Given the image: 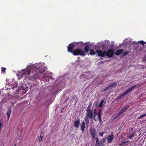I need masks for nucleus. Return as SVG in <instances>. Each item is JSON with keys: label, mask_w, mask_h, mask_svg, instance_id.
I'll return each mask as SVG.
<instances>
[{"label": "nucleus", "mask_w": 146, "mask_h": 146, "mask_svg": "<svg viewBox=\"0 0 146 146\" xmlns=\"http://www.w3.org/2000/svg\"><path fill=\"white\" fill-rule=\"evenodd\" d=\"M110 88H111L110 87V86L108 85V86L105 89L107 91V90H109Z\"/></svg>", "instance_id": "obj_33"}, {"label": "nucleus", "mask_w": 146, "mask_h": 146, "mask_svg": "<svg viewBox=\"0 0 146 146\" xmlns=\"http://www.w3.org/2000/svg\"><path fill=\"white\" fill-rule=\"evenodd\" d=\"M14 146H16V144H15V145H14Z\"/></svg>", "instance_id": "obj_41"}, {"label": "nucleus", "mask_w": 146, "mask_h": 146, "mask_svg": "<svg viewBox=\"0 0 146 146\" xmlns=\"http://www.w3.org/2000/svg\"><path fill=\"white\" fill-rule=\"evenodd\" d=\"M104 134V133L103 132L100 133H99V135L101 137H103V135Z\"/></svg>", "instance_id": "obj_34"}, {"label": "nucleus", "mask_w": 146, "mask_h": 146, "mask_svg": "<svg viewBox=\"0 0 146 146\" xmlns=\"http://www.w3.org/2000/svg\"><path fill=\"white\" fill-rule=\"evenodd\" d=\"M32 69H33V71H32L31 76L29 78L30 80L33 79L36 80L38 78L40 77L41 76L42 74L45 72L42 67L39 66V65L32 66L30 65L28 66L26 69L22 70V73L21 74L20 72L19 75H21V74L22 75H29L30 74L31 70ZM21 76H23L22 75H21Z\"/></svg>", "instance_id": "obj_1"}, {"label": "nucleus", "mask_w": 146, "mask_h": 146, "mask_svg": "<svg viewBox=\"0 0 146 146\" xmlns=\"http://www.w3.org/2000/svg\"><path fill=\"white\" fill-rule=\"evenodd\" d=\"M74 44H75V45L77 46L78 48H81L83 46L84 44L83 42H75L74 43Z\"/></svg>", "instance_id": "obj_12"}, {"label": "nucleus", "mask_w": 146, "mask_h": 146, "mask_svg": "<svg viewBox=\"0 0 146 146\" xmlns=\"http://www.w3.org/2000/svg\"><path fill=\"white\" fill-rule=\"evenodd\" d=\"M146 116V114H144L142 115H141V116H140L139 117L138 119H140L142 117H145Z\"/></svg>", "instance_id": "obj_26"}, {"label": "nucleus", "mask_w": 146, "mask_h": 146, "mask_svg": "<svg viewBox=\"0 0 146 146\" xmlns=\"http://www.w3.org/2000/svg\"><path fill=\"white\" fill-rule=\"evenodd\" d=\"M103 145L102 143L101 142V141H100V142L98 143H97V144H95L96 146H102Z\"/></svg>", "instance_id": "obj_24"}, {"label": "nucleus", "mask_w": 146, "mask_h": 146, "mask_svg": "<svg viewBox=\"0 0 146 146\" xmlns=\"http://www.w3.org/2000/svg\"><path fill=\"white\" fill-rule=\"evenodd\" d=\"M43 139V136L42 135H40V138L38 139V141L39 142L41 141Z\"/></svg>", "instance_id": "obj_29"}, {"label": "nucleus", "mask_w": 146, "mask_h": 146, "mask_svg": "<svg viewBox=\"0 0 146 146\" xmlns=\"http://www.w3.org/2000/svg\"><path fill=\"white\" fill-rule=\"evenodd\" d=\"M123 51L122 49H119L115 52V54L116 55L118 56L122 53Z\"/></svg>", "instance_id": "obj_14"}, {"label": "nucleus", "mask_w": 146, "mask_h": 146, "mask_svg": "<svg viewBox=\"0 0 146 146\" xmlns=\"http://www.w3.org/2000/svg\"><path fill=\"white\" fill-rule=\"evenodd\" d=\"M104 102V100H102L100 101V102L99 105V106L100 107H102L103 105V104Z\"/></svg>", "instance_id": "obj_22"}, {"label": "nucleus", "mask_w": 146, "mask_h": 146, "mask_svg": "<svg viewBox=\"0 0 146 146\" xmlns=\"http://www.w3.org/2000/svg\"><path fill=\"white\" fill-rule=\"evenodd\" d=\"M84 76V75L82 74L81 75V77H83Z\"/></svg>", "instance_id": "obj_38"}, {"label": "nucleus", "mask_w": 146, "mask_h": 146, "mask_svg": "<svg viewBox=\"0 0 146 146\" xmlns=\"http://www.w3.org/2000/svg\"><path fill=\"white\" fill-rule=\"evenodd\" d=\"M6 70V68L2 67L1 68V71L3 72H4L5 71V70Z\"/></svg>", "instance_id": "obj_30"}, {"label": "nucleus", "mask_w": 146, "mask_h": 146, "mask_svg": "<svg viewBox=\"0 0 146 146\" xmlns=\"http://www.w3.org/2000/svg\"><path fill=\"white\" fill-rule=\"evenodd\" d=\"M113 138V135H110L107 138L108 141V143H110Z\"/></svg>", "instance_id": "obj_16"}, {"label": "nucleus", "mask_w": 146, "mask_h": 146, "mask_svg": "<svg viewBox=\"0 0 146 146\" xmlns=\"http://www.w3.org/2000/svg\"><path fill=\"white\" fill-rule=\"evenodd\" d=\"M96 109H94V117H93V119L94 121H96L97 119L96 118V116H97L98 119L100 121V122H101V112L102 110H100L98 112L96 113Z\"/></svg>", "instance_id": "obj_3"}, {"label": "nucleus", "mask_w": 146, "mask_h": 146, "mask_svg": "<svg viewBox=\"0 0 146 146\" xmlns=\"http://www.w3.org/2000/svg\"><path fill=\"white\" fill-rule=\"evenodd\" d=\"M106 138H103L102 139L101 141V142H102L103 144H104V143L105 142V141L106 140Z\"/></svg>", "instance_id": "obj_32"}, {"label": "nucleus", "mask_w": 146, "mask_h": 146, "mask_svg": "<svg viewBox=\"0 0 146 146\" xmlns=\"http://www.w3.org/2000/svg\"><path fill=\"white\" fill-rule=\"evenodd\" d=\"M91 103H90L88 105V108H89L91 106Z\"/></svg>", "instance_id": "obj_36"}, {"label": "nucleus", "mask_w": 146, "mask_h": 146, "mask_svg": "<svg viewBox=\"0 0 146 146\" xmlns=\"http://www.w3.org/2000/svg\"><path fill=\"white\" fill-rule=\"evenodd\" d=\"M89 132L92 137L95 140L97 135V131L94 128H90L89 129Z\"/></svg>", "instance_id": "obj_5"}, {"label": "nucleus", "mask_w": 146, "mask_h": 146, "mask_svg": "<svg viewBox=\"0 0 146 146\" xmlns=\"http://www.w3.org/2000/svg\"><path fill=\"white\" fill-rule=\"evenodd\" d=\"M90 53L89 54L90 55H94L96 54V52L92 49H90Z\"/></svg>", "instance_id": "obj_20"}, {"label": "nucleus", "mask_w": 146, "mask_h": 146, "mask_svg": "<svg viewBox=\"0 0 146 146\" xmlns=\"http://www.w3.org/2000/svg\"><path fill=\"white\" fill-rule=\"evenodd\" d=\"M14 146H16V144H15V145H14Z\"/></svg>", "instance_id": "obj_40"}, {"label": "nucleus", "mask_w": 146, "mask_h": 146, "mask_svg": "<svg viewBox=\"0 0 146 146\" xmlns=\"http://www.w3.org/2000/svg\"><path fill=\"white\" fill-rule=\"evenodd\" d=\"M129 138L131 139H133L134 136V134L133 133H130L129 134Z\"/></svg>", "instance_id": "obj_21"}, {"label": "nucleus", "mask_w": 146, "mask_h": 146, "mask_svg": "<svg viewBox=\"0 0 146 146\" xmlns=\"http://www.w3.org/2000/svg\"><path fill=\"white\" fill-rule=\"evenodd\" d=\"M80 124V121L79 119L77 120L74 122V125L76 128H78Z\"/></svg>", "instance_id": "obj_13"}, {"label": "nucleus", "mask_w": 146, "mask_h": 146, "mask_svg": "<svg viewBox=\"0 0 146 146\" xmlns=\"http://www.w3.org/2000/svg\"><path fill=\"white\" fill-rule=\"evenodd\" d=\"M129 53V52L128 51H127L125 52L123 55V56H124L126 55H127Z\"/></svg>", "instance_id": "obj_31"}, {"label": "nucleus", "mask_w": 146, "mask_h": 146, "mask_svg": "<svg viewBox=\"0 0 146 146\" xmlns=\"http://www.w3.org/2000/svg\"><path fill=\"white\" fill-rule=\"evenodd\" d=\"M45 78L47 79L48 78V80L47 81L48 82L49 81L48 78V77H45Z\"/></svg>", "instance_id": "obj_37"}, {"label": "nucleus", "mask_w": 146, "mask_h": 146, "mask_svg": "<svg viewBox=\"0 0 146 146\" xmlns=\"http://www.w3.org/2000/svg\"><path fill=\"white\" fill-rule=\"evenodd\" d=\"M81 130L82 132H84L85 131V124L84 121H83L80 124Z\"/></svg>", "instance_id": "obj_11"}, {"label": "nucleus", "mask_w": 146, "mask_h": 146, "mask_svg": "<svg viewBox=\"0 0 146 146\" xmlns=\"http://www.w3.org/2000/svg\"><path fill=\"white\" fill-rule=\"evenodd\" d=\"M114 54V50L112 49H110L106 51V55L109 58L113 56Z\"/></svg>", "instance_id": "obj_8"}, {"label": "nucleus", "mask_w": 146, "mask_h": 146, "mask_svg": "<svg viewBox=\"0 0 146 146\" xmlns=\"http://www.w3.org/2000/svg\"><path fill=\"white\" fill-rule=\"evenodd\" d=\"M84 120L85 121V123L87 125H88L89 123V119L88 118V117H85L84 118Z\"/></svg>", "instance_id": "obj_18"}, {"label": "nucleus", "mask_w": 146, "mask_h": 146, "mask_svg": "<svg viewBox=\"0 0 146 146\" xmlns=\"http://www.w3.org/2000/svg\"><path fill=\"white\" fill-rule=\"evenodd\" d=\"M3 123V121L1 120L0 121V132L1 130V127Z\"/></svg>", "instance_id": "obj_25"}, {"label": "nucleus", "mask_w": 146, "mask_h": 146, "mask_svg": "<svg viewBox=\"0 0 146 146\" xmlns=\"http://www.w3.org/2000/svg\"><path fill=\"white\" fill-rule=\"evenodd\" d=\"M84 49L86 52H88L89 50V46L88 45L86 46L84 48Z\"/></svg>", "instance_id": "obj_17"}, {"label": "nucleus", "mask_w": 146, "mask_h": 146, "mask_svg": "<svg viewBox=\"0 0 146 146\" xmlns=\"http://www.w3.org/2000/svg\"><path fill=\"white\" fill-rule=\"evenodd\" d=\"M136 86V85H135L131 87V88L128 89L126 91H124L122 95L123 96L127 94L129 92L132 90Z\"/></svg>", "instance_id": "obj_9"}, {"label": "nucleus", "mask_w": 146, "mask_h": 146, "mask_svg": "<svg viewBox=\"0 0 146 146\" xmlns=\"http://www.w3.org/2000/svg\"><path fill=\"white\" fill-rule=\"evenodd\" d=\"M129 106L128 105H127V106H125L123 108H121V110L115 116L114 118V119L118 117L124 112L126 110H127L129 108Z\"/></svg>", "instance_id": "obj_4"}, {"label": "nucleus", "mask_w": 146, "mask_h": 146, "mask_svg": "<svg viewBox=\"0 0 146 146\" xmlns=\"http://www.w3.org/2000/svg\"><path fill=\"white\" fill-rule=\"evenodd\" d=\"M11 113V110L9 108L8 110V111L7 112V116L8 120H9L10 118V115Z\"/></svg>", "instance_id": "obj_15"}, {"label": "nucleus", "mask_w": 146, "mask_h": 146, "mask_svg": "<svg viewBox=\"0 0 146 146\" xmlns=\"http://www.w3.org/2000/svg\"><path fill=\"white\" fill-rule=\"evenodd\" d=\"M123 97V96L122 95V94H120L116 98V100L118 101L119 100L121 99Z\"/></svg>", "instance_id": "obj_19"}, {"label": "nucleus", "mask_w": 146, "mask_h": 146, "mask_svg": "<svg viewBox=\"0 0 146 146\" xmlns=\"http://www.w3.org/2000/svg\"><path fill=\"white\" fill-rule=\"evenodd\" d=\"M74 56L80 55L84 56H85V53L84 51L81 49H76L74 50L72 53Z\"/></svg>", "instance_id": "obj_2"}, {"label": "nucleus", "mask_w": 146, "mask_h": 146, "mask_svg": "<svg viewBox=\"0 0 146 146\" xmlns=\"http://www.w3.org/2000/svg\"><path fill=\"white\" fill-rule=\"evenodd\" d=\"M75 44H73L72 43L70 44L67 47L68 48V52L72 53L74 50L73 49L74 48L75 46Z\"/></svg>", "instance_id": "obj_7"}, {"label": "nucleus", "mask_w": 146, "mask_h": 146, "mask_svg": "<svg viewBox=\"0 0 146 146\" xmlns=\"http://www.w3.org/2000/svg\"><path fill=\"white\" fill-rule=\"evenodd\" d=\"M95 139L96 140V144H97V143H98L100 142V141L99 140V139L98 137H95Z\"/></svg>", "instance_id": "obj_28"}, {"label": "nucleus", "mask_w": 146, "mask_h": 146, "mask_svg": "<svg viewBox=\"0 0 146 146\" xmlns=\"http://www.w3.org/2000/svg\"><path fill=\"white\" fill-rule=\"evenodd\" d=\"M79 61H77H77H76V62H79Z\"/></svg>", "instance_id": "obj_39"}, {"label": "nucleus", "mask_w": 146, "mask_h": 146, "mask_svg": "<svg viewBox=\"0 0 146 146\" xmlns=\"http://www.w3.org/2000/svg\"><path fill=\"white\" fill-rule=\"evenodd\" d=\"M139 42L142 44L143 46L144 45L146 44V42L143 40Z\"/></svg>", "instance_id": "obj_27"}, {"label": "nucleus", "mask_w": 146, "mask_h": 146, "mask_svg": "<svg viewBox=\"0 0 146 146\" xmlns=\"http://www.w3.org/2000/svg\"><path fill=\"white\" fill-rule=\"evenodd\" d=\"M106 91V89L105 88V89H104L102 90L101 91V92H102V93H103V92H105Z\"/></svg>", "instance_id": "obj_35"}, {"label": "nucleus", "mask_w": 146, "mask_h": 146, "mask_svg": "<svg viewBox=\"0 0 146 146\" xmlns=\"http://www.w3.org/2000/svg\"><path fill=\"white\" fill-rule=\"evenodd\" d=\"M96 52L98 54V56H101L102 57H105L106 54V51H104L102 52V50H97L96 51Z\"/></svg>", "instance_id": "obj_10"}, {"label": "nucleus", "mask_w": 146, "mask_h": 146, "mask_svg": "<svg viewBox=\"0 0 146 146\" xmlns=\"http://www.w3.org/2000/svg\"><path fill=\"white\" fill-rule=\"evenodd\" d=\"M116 82H114L110 84H109V85L110 86V88H111L113 87H114L116 85Z\"/></svg>", "instance_id": "obj_23"}, {"label": "nucleus", "mask_w": 146, "mask_h": 146, "mask_svg": "<svg viewBox=\"0 0 146 146\" xmlns=\"http://www.w3.org/2000/svg\"><path fill=\"white\" fill-rule=\"evenodd\" d=\"M86 111V114L87 115L86 117H88V118H89L90 119H92L93 116L94 117L92 110H91L90 108H87Z\"/></svg>", "instance_id": "obj_6"}]
</instances>
